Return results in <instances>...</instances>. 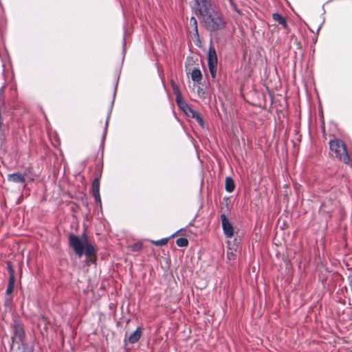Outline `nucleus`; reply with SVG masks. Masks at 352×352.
I'll use <instances>...</instances> for the list:
<instances>
[{"label":"nucleus","instance_id":"21","mask_svg":"<svg viewBox=\"0 0 352 352\" xmlns=\"http://www.w3.org/2000/svg\"><path fill=\"white\" fill-rule=\"evenodd\" d=\"M192 34V38L193 39H197L199 41V35L198 32V28L192 29V30L190 32Z\"/></svg>","mask_w":352,"mask_h":352},{"label":"nucleus","instance_id":"23","mask_svg":"<svg viewBox=\"0 0 352 352\" xmlns=\"http://www.w3.org/2000/svg\"><path fill=\"white\" fill-rule=\"evenodd\" d=\"M231 5H232V7L233 8L234 10H235L236 12H237L238 13H239V10L237 9L236 8V6L232 2V1L231 0Z\"/></svg>","mask_w":352,"mask_h":352},{"label":"nucleus","instance_id":"25","mask_svg":"<svg viewBox=\"0 0 352 352\" xmlns=\"http://www.w3.org/2000/svg\"><path fill=\"white\" fill-rule=\"evenodd\" d=\"M173 89H174V93L177 95V101L178 103H179V98H178L179 96H178V95L177 94L176 89L175 88H173Z\"/></svg>","mask_w":352,"mask_h":352},{"label":"nucleus","instance_id":"4","mask_svg":"<svg viewBox=\"0 0 352 352\" xmlns=\"http://www.w3.org/2000/svg\"><path fill=\"white\" fill-rule=\"evenodd\" d=\"M207 61L211 76L214 79L217 76V55L214 47L212 45L208 50Z\"/></svg>","mask_w":352,"mask_h":352},{"label":"nucleus","instance_id":"5","mask_svg":"<svg viewBox=\"0 0 352 352\" xmlns=\"http://www.w3.org/2000/svg\"><path fill=\"white\" fill-rule=\"evenodd\" d=\"M336 207V202L331 198H326L322 203L319 212L325 217H330L331 213Z\"/></svg>","mask_w":352,"mask_h":352},{"label":"nucleus","instance_id":"19","mask_svg":"<svg viewBox=\"0 0 352 352\" xmlns=\"http://www.w3.org/2000/svg\"><path fill=\"white\" fill-rule=\"evenodd\" d=\"M142 243L140 242L135 243L130 245L131 250L133 252H138L142 248Z\"/></svg>","mask_w":352,"mask_h":352},{"label":"nucleus","instance_id":"16","mask_svg":"<svg viewBox=\"0 0 352 352\" xmlns=\"http://www.w3.org/2000/svg\"><path fill=\"white\" fill-rule=\"evenodd\" d=\"M176 244L179 247H187L188 245V241L186 238L181 237L176 240Z\"/></svg>","mask_w":352,"mask_h":352},{"label":"nucleus","instance_id":"15","mask_svg":"<svg viewBox=\"0 0 352 352\" xmlns=\"http://www.w3.org/2000/svg\"><path fill=\"white\" fill-rule=\"evenodd\" d=\"M15 280H8V284L6 291V296H10L14 288Z\"/></svg>","mask_w":352,"mask_h":352},{"label":"nucleus","instance_id":"9","mask_svg":"<svg viewBox=\"0 0 352 352\" xmlns=\"http://www.w3.org/2000/svg\"><path fill=\"white\" fill-rule=\"evenodd\" d=\"M26 175V172H25L24 174H21L20 173H14L12 174L8 175L7 179L8 181L10 182L23 184L25 182Z\"/></svg>","mask_w":352,"mask_h":352},{"label":"nucleus","instance_id":"14","mask_svg":"<svg viewBox=\"0 0 352 352\" xmlns=\"http://www.w3.org/2000/svg\"><path fill=\"white\" fill-rule=\"evenodd\" d=\"M191 78L194 82H200L202 79V74L199 69L195 68L191 72Z\"/></svg>","mask_w":352,"mask_h":352},{"label":"nucleus","instance_id":"3","mask_svg":"<svg viewBox=\"0 0 352 352\" xmlns=\"http://www.w3.org/2000/svg\"><path fill=\"white\" fill-rule=\"evenodd\" d=\"M329 155L338 160L347 164L350 162V156L348 153L345 143L340 139L335 138L329 142Z\"/></svg>","mask_w":352,"mask_h":352},{"label":"nucleus","instance_id":"13","mask_svg":"<svg viewBox=\"0 0 352 352\" xmlns=\"http://www.w3.org/2000/svg\"><path fill=\"white\" fill-rule=\"evenodd\" d=\"M272 19L275 22H277L278 24L281 25L284 28H287V21L281 14L278 13H274L272 14Z\"/></svg>","mask_w":352,"mask_h":352},{"label":"nucleus","instance_id":"10","mask_svg":"<svg viewBox=\"0 0 352 352\" xmlns=\"http://www.w3.org/2000/svg\"><path fill=\"white\" fill-rule=\"evenodd\" d=\"M92 194L97 202L100 203L101 199L100 195V177H96L92 183Z\"/></svg>","mask_w":352,"mask_h":352},{"label":"nucleus","instance_id":"2","mask_svg":"<svg viewBox=\"0 0 352 352\" xmlns=\"http://www.w3.org/2000/svg\"><path fill=\"white\" fill-rule=\"evenodd\" d=\"M84 239L81 240L79 236L71 234L69 236V246L74 249V252L78 257L84 254L90 262H95L96 258V250L94 245L90 243L85 234H83Z\"/></svg>","mask_w":352,"mask_h":352},{"label":"nucleus","instance_id":"8","mask_svg":"<svg viewBox=\"0 0 352 352\" xmlns=\"http://www.w3.org/2000/svg\"><path fill=\"white\" fill-rule=\"evenodd\" d=\"M184 110L188 116L195 118L197 120V122L199 124V125L204 126V121L200 113L190 108L187 104L186 105Z\"/></svg>","mask_w":352,"mask_h":352},{"label":"nucleus","instance_id":"12","mask_svg":"<svg viewBox=\"0 0 352 352\" xmlns=\"http://www.w3.org/2000/svg\"><path fill=\"white\" fill-rule=\"evenodd\" d=\"M235 188V184L233 179L230 177H227L225 181V188L226 190L228 192H232L234 191Z\"/></svg>","mask_w":352,"mask_h":352},{"label":"nucleus","instance_id":"1","mask_svg":"<svg viewBox=\"0 0 352 352\" xmlns=\"http://www.w3.org/2000/svg\"><path fill=\"white\" fill-rule=\"evenodd\" d=\"M197 14L202 25L210 33L223 31L227 27V20L221 9L210 0H196Z\"/></svg>","mask_w":352,"mask_h":352},{"label":"nucleus","instance_id":"18","mask_svg":"<svg viewBox=\"0 0 352 352\" xmlns=\"http://www.w3.org/2000/svg\"><path fill=\"white\" fill-rule=\"evenodd\" d=\"M168 241V238H163L160 240L151 241V243L157 246L165 245Z\"/></svg>","mask_w":352,"mask_h":352},{"label":"nucleus","instance_id":"11","mask_svg":"<svg viewBox=\"0 0 352 352\" xmlns=\"http://www.w3.org/2000/svg\"><path fill=\"white\" fill-rule=\"evenodd\" d=\"M142 334V329L141 327H138L135 331L131 333L128 338V341L131 344L136 343L139 341Z\"/></svg>","mask_w":352,"mask_h":352},{"label":"nucleus","instance_id":"24","mask_svg":"<svg viewBox=\"0 0 352 352\" xmlns=\"http://www.w3.org/2000/svg\"><path fill=\"white\" fill-rule=\"evenodd\" d=\"M32 168H28L25 172L27 173V175L25 177H28L29 175L31 173V171H32Z\"/></svg>","mask_w":352,"mask_h":352},{"label":"nucleus","instance_id":"22","mask_svg":"<svg viewBox=\"0 0 352 352\" xmlns=\"http://www.w3.org/2000/svg\"><path fill=\"white\" fill-rule=\"evenodd\" d=\"M11 301H12L11 296H6V300H5V302H4L5 306H6V307L9 306L11 303Z\"/></svg>","mask_w":352,"mask_h":352},{"label":"nucleus","instance_id":"20","mask_svg":"<svg viewBox=\"0 0 352 352\" xmlns=\"http://www.w3.org/2000/svg\"><path fill=\"white\" fill-rule=\"evenodd\" d=\"M189 23H190V25L192 27V29L198 28L197 19L194 16H192L190 19Z\"/></svg>","mask_w":352,"mask_h":352},{"label":"nucleus","instance_id":"17","mask_svg":"<svg viewBox=\"0 0 352 352\" xmlns=\"http://www.w3.org/2000/svg\"><path fill=\"white\" fill-rule=\"evenodd\" d=\"M7 268L9 272V279L10 280H15L14 270L10 262L7 263Z\"/></svg>","mask_w":352,"mask_h":352},{"label":"nucleus","instance_id":"6","mask_svg":"<svg viewBox=\"0 0 352 352\" xmlns=\"http://www.w3.org/2000/svg\"><path fill=\"white\" fill-rule=\"evenodd\" d=\"M14 335L12 337V343L14 342H22L25 338V331L23 326L19 322H14L13 326Z\"/></svg>","mask_w":352,"mask_h":352},{"label":"nucleus","instance_id":"7","mask_svg":"<svg viewBox=\"0 0 352 352\" xmlns=\"http://www.w3.org/2000/svg\"><path fill=\"white\" fill-rule=\"evenodd\" d=\"M221 221L224 234L228 238H231L234 235V228L229 221L225 214L221 215Z\"/></svg>","mask_w":352,"mask_h":352}]
</instances>
